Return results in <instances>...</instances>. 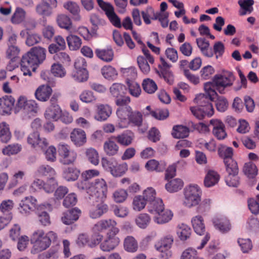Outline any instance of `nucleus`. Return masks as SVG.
I'll return each instance as SVG.
<instances>
[{"label": "nucleus", "instance_id": "4", "mask_svg": "<svg viewBox=\"0 0 259 259\" xmlns=\"http://www.w3.org/2000/svg\"><path fill=\"white\" fill-rule=\"evenodd\" d=\"M30 242L33 245L31 249V253L32 254L42 251L50 246V239L42 230H37L33 233Z\"/></svg>", "mask_w": 259, "mask_h": 259}, {"label": "nucleus", "instance_id": "6", "mask_svg": "<svg viewBox=\"0 0 259 259\" xmlns=\"http://www.w3.org/2000/svg\"><path fill=\"white\" fill-rule=\"evenodd\" d=\"M158 204L152 208H149L148 211L151 213H156L157 215L154 218V221L157 224H162L168 222L171 220L173 214L171 210L165 209L162 200H159Z\"/></svg>", "mask_w": 259, "mask_h": 259}, {"label": "nucleus", "instance_id": "12", "mask_svg": "<svg viewBox=\"0 0 259 259\" xmlns=\"http://www.w3.org/2000/svg\"><path fill=\"white\" fill-rule=\"evenodd\" d=\"M142 52L144 56L137 57V63L142 72L147 74L150 71V64H153L154 63V58L146 47L142 48Z\"/></svg>", "mask_w": 259, "mask_h": 259}, {"label": "nucleus", "instance_id": "7", "mask_svg": "<svg viewBox=\"0 0 259 259\" xmlns=\"http://www.w3.org/2000/svg\"><path fill=\"white\" fill-rule=\"evenodd\" d=\"M101 164L105 169L110 171L111 174L115 177H121L127 169L126 163L119 164L114 159L108 160L105 157L102 158Z\"/></svg>", "mask_w": 259, "mask_h": 259}, {"label": "nucleus", "instance_id": "55", "mask_svg": "<svg viewBox=\"0 0 259 259\" xmlns=\"http://www.w3.org/2000/svg\"><path fill=\"white\" fill-rule=\"evenodd\" d=\"M142 86L143 90L149 94L154 93L157 89L156 83L150 78H147L143 80Z\"/></svg>", "mask_w": 259, "mask_h": 259}, {"label": "nucleus", "instance_id": "32", "mask_svg": "<svg viewBox=\"0 0 259 259\" xmlns=\"http://www.w3.org/2000/svg\"><path fill=\"white\" fill-rule=\"evenodd\" d=\"M61 113L62 110L59 106H49L46 110L45 116L48 120L57 121Z\"/></svg>", "mask_w": 259, "mask_h": 259}, {"label": "nucleus", "instance_id": "45", "mask_svg": "<svg viewBox=\"0 0 259 259\" xmlns=\"http://www.w3.org/2000/svg\"><path fill=\"white\" fill-rule=\"evenodd\" d=\"M165 165L155 160L151 159L148 161L145 165L147 170L150 171H162L165 169Z\"/></svg>", "mask_w": 259, "mask_h": 259}, {"label": "nucleus", "instance_id": "16", "mask_svg": "<svg viewBox=\"0 0 259 259\" xmlns=\"http://www.w3.org/2000/svg\"><path fill=\"white\" fill-rule=\"evenodd\" d=\"M160 60L161 64L158 65L160 70L157 71V72L160 78H163L167 83L171 84L173 82L174 77L169 70L170 66L165 61L163 58L160 57Z\"/></svg>", "mask_w": 259, "mask_h": 259}, {"label": "nucleus", "instance_id": "56", "mask_svg": "<svg viewBox=\"0 0 259 259\" xmlns=\"http://www.w3.org/2000/svg\"><path fill=\"white\" fill-rule=\"evenodd\" d=\"M150 115L156 119L164 120L169 116L167 109L157 108L150 111Z\"/></svg>", "mask_w": 259, "mask_h": 259}, {"label": "nucleus", "instance_id": "33", "mask_svg": "<svg viewBox=\"0 0 259 259\" xmlns=\"http://www.w3.org/2000/svg\"><path fill=\"white\" fill-rule=\"evenodd\" d=\"M191 223L194 231L198 235H202L205 232V227L203 218L197 215L192 219Z\"/></svg>", "mask_w": 259, "mask_h": 259}, {"label": "nucleus", "instance_id": "31", "mask_svg": "<svg viewBox=\"0 0 259 259\" xmlns=\"http://www.w3.org/2000/svg\"><path fill=\"white\" fill-rule=\"evenodd\" d=\"M213 223L215 228L222 233L228 232L231 228L229 221L226 218L215 219L213 220Z\"/></svg>", "mask_w": 259, "mask_h": 259}, {"label": "nucleus", "instance_id": "11", "mask_svg": "<svg viewBox=\"0 0 259 259\" xmlns=\"http://www.w3.org/2000/svg\"><path fill=\"white\" fill-rule=\"evenodd\" d=\"M99 6L104 11L111 23L117 28L121 27L120 19L114 12V9L110 3L103 0H97Z\"/></svg>", "mask_w": 259, "mask_h": 259}, {"label": "nucleus", "instance_id": "47", "mask_svg": "<svg viewBox=\"0 0 259 259\" xmlns=\"http://www.w3.org/2000/svg\"><path fill=\"white\" fill-rule=\"evenodd\" d=\"M150 217L147 213H140L136 219L137 225L142 229H145L150 224Z\"/></svg>", "mask_w": 259, "mask_h": 259}, {"label": "nucleus", "instance_id": "57", "mask_svg": "<svg viewBox=\"0 0 259 259\" xmlns=\"http://www.w3.org/2000/svg\"><path fill=\"white\" fill-rule=\"evenodd\" d=\"M228 175L238 174L239 168L237 162L234 159L224 162Z\"/></svg>", "mask_w": 259, "mask_h": 259}, {"label": "nucleus", "instance_id": "48", "mask_svg": "<svg viewBox=\"0 0 259 259\" xmlns=\"http://www.w3.org/2000/svg\"><path fill=\"white\" fill-rule=\"evenodd\" d=\"M254 4L253 0H239L238 4L243 11L240 12L241 16L245 15L247 13H251L253 11L252 6Z\"/></svg>", "mask_w": 259, "mask_h": 259}, {"label": "nucleus", "instance_id": "25", "mask_svg": "<svg viewBox=\"0 0 259 259\" xmlns=\"http://www.w3.org/2000/svg\"><path fill=\"white\" fill-rule=\"evenodd\" d=\"M115 141V140L113 138V136H111L104 142L103 149L107 155L112 156L117 154L119 148Z\"/></svg>", "mask_w": 259, "mask_h": 259}, {"label": "nucleus", "instance_id": "26", "mask_svg": "<svg viewBox=\"0 0 259 259\" xmlns=\"http://www.w3.org/2000/svg\"><path fill=\"white\" fill-rule=\"evenodd\" d=\"M52 93V88L49 85H42L39 86L35 92V97L39 101H47Z\"/></svg>", "mask_w": 259, "mask_h": 259}, {"label": "nucleus", "instance_id": "23", "mask_svg": "<svg viewBox=\"0 0 259 259\" xmlns=\"http://www.w3.org/2000/svg\"><path fill=\"white\" fill-rule=\"evenodd\" d=\"M71 141L76 146H81L87 142L86 134L85 132L80 128H74L70 133Z\"/></svg>", "mask_w": 259, "mask_h": 259}, {"label": "nucleus", "instance_id": "27", "mask_svg": "<svg viewBox=\"0 0 259 259\" xmlns=\"http://www.w3.org/2000/svg\"><path fill=\"white\" fill-rule=\"evenodd\" d=\"M108 210V205L103 201L96 206H94L90 209L89 215L92 219H97L106 213Z\"/></svg>", "mask_w": 259, "mask_h": 259}, {"label": "nucleus", "instance_id": "42", "mask_svg": "<svg viewBox=\"0 0 259 259\" xmlns=\"http://www.w3.org/2000/svg\"><path fill=\"white\" fill-rule=\"evenodd\" d=\"M177 232L180 239L184 241L190 238L191 229L188 225L181 224L178 226Z\"/></svg>", "mask_w": 259, "mask_h": 259}, {"label": "nucleus", "instance_id": "17", "mask_svg": "<svg viewBox=\"0 0 259 259\" xmlns=\"http://www.w3.org/2000/svg\"><path fill=\"white\" fill-rule=\"evenodd\" d=\"M116 235H107L106 239L100 244V248L102 251L109 252L119 245L120 239Z\"/></svg>", "mask_w": 259, "mask_h": 259}, {"label": "nucleus", "instance_id": "37", "mask_svg": "<svg viewBox=\"0 0 259 259\" xmlns=\"http://www.w3.org/2000/svg\"><path fill=\"white\" fill-rule=\"evenodd\" d=\"M110 92L113 97L116 98L125 95L127 92V89L123 84L114 83L110 88Z\"/></svg>", "mask_w": 259, "mask_h": 259}, {"label": "nucleus", "instance_id": "13", "mask_svg": "<svg viewBox=\"0 0 259 259\" xmlns=\"http://www.w3.org/2000/svg\"><path fill=\"white\" fill-rule=\"evenodd\" d=\"M37 202L36 199L33 196L25 197L20 202L18 207V211L23 215H28L36 209Z\"/></svg>", "mask_w": 259, "mask_h": 259}, {"label": "nucleus", "instance_id": "64", "mask_svg": "<svg viewBox=\"0 0 259 259\" xmlns=\"http://www.w3.org/2000/svg\"><path fill=\"white\" fill-rule=\"evenodd\" d=\"M199 257L197 251L192 248L185 249L182 253L181 259H197Z\"/></svg>", "mask_w": 259, "mask_h": 259}, {"label": "nucleus", "instance_id": "58", "mask_svg": "<svg viewBox=\"0 0 259 259\" xmlns=\"http://www.w3.org/2000/svg\"><path fill=\"white\" fill-rule=\"evenodd\" d=\"M147 202L141 195H138L134 197L133 201V209L136 211H141L144 209Z\"/></svg>", "mask_w": 259, "mask_h": 259}, {"label": "nucleus", "instance_id": "18", "mask_svg": "<svg viewBox=\"0 0 259 259\" xmlns=\"http://www.w3.org/2000/svg\"><path fill=\"white\" fill-rule=\"evenodd\" d=\"M207 110L199 106L191 107L190 110L193 115L198 119L202 120L206 116L210 117L214 114L213 108L209 105L207 106Z\"/></svg>", "mask_w": 259, "mask_h": 259}, {"label": "nucleus", "instance_id": "50", "mask_svg": "<svg viewBox=\"0 0 259 259\" xmlns=\"http://www.w3.org/2000/svg\"><path fill=\"white\" fill-rule=\"evenodd\" d=\"M103 76L109 80L114 79L117 76L116 69L111 66H104L101 69Z\"/></svg>", "mask_w": 259, "mask_h": 259}, {"label": "nucleus", "instance_id": "30", "mask_svg": "<svg viewBox=\"0 0 259 259\" xmlns=\"http://www.w3.org/2000/svg\"><path fill=\"white\" fill-rule=\"evenodd\" d=\"M80 175V171L74 166H70L64 168L62 173L63 178L67 181H76Z\"/></svg>", "mask_w": 259, "mask_h": 259}, {"label": "nucleus", "instance_id": "38", "mask_svg": "<svg viewBox=\"0 0 259 259\" xmlns=\"http://www.w3.org/2000/svg\"><path fill=\"white\" fill-rule=\"evenodd\" d=\"M168 181L165 187L166 190L170 193L177 192L183 187L184 182L180 179L176 178Z\"/></svg>", "mask_w": 259, "mask_h": 259}, {"label": "nucleus", "instance_id": "53", "mask_svg": "<svg viewBox=\"0 0 259 259\" xmlns=\"http://www.w3.org/2000/svg\"><path fill=\"white\" fill-rule=\"evenodd\" d=\"M25 18V12L20 8H17L11 18L13 23L19 24L23 22Z\"/></svg>", "mask_w": 259, "mask_h": 259}, {"label": "nucleus", "instance_id": "60", "mask_svg": "<svg viewBox=\"0 0 259 259\" xmlns=\"http://www.w3.org/2000/svg\"><path fill=\"white\" fill-rule=\"evenodd\" d=\"M243 171L244 174L250 178H254L257 174L256 166L252 163H245Z\"/></svg>", "mask_w": 259, "mask_h": 259}, {"label": "nucleus", "instance_id": "9", "mask_svg": "<svg viewBox=\"0 0 259 259\" xmlns=\"http://www.w3.org/2000/svg\"><path fill=\"white\" fill-rule=\"evenodd\" d=\"M59 161L63 165L73 164L77 158L76 153L65 143H60L58 146Z\"/></svg>", "mask_w": 259, "mask_h": 259}, {"label": "nucleus", "instance_id": "61", "mask_svg": "<svg viewBox=\"0 0 259 259\" xmlns=\"http://www.w3.org/2000/svg\"><path fill=\"white\" fill-rule=\"evenodd\" d=\"M14 203L12 200L8 199L3 200L0 204V210L3 213H6L7 215L12 214L10 211L14 207Z\"/></svg>", "mask_w": 259, "mask_h": 259}, {"label": "nucleus", "instance_id": "63", "mask_svg": "<svg viewBox=\"0 0 259 259\" xmlns=\"http://www.w3.org/2000/svg\"><path fill=\"white\" fill-rule=\"evenodd\" d=\"M72 77L78 82H84L88 79V72L87 69L76 70L72 74Z\"/></svg>", "mask_w": 259, "mask_h": 259}, {"label": "nucleus", "instance_id": "54", "mask_svg": "<svg viewBox=\"0 0 259 259\" xmlns=\"http://www.w3.org/2000/svg\"><path fill=\"white\" fill-rule=\"evenodd\" d=\"M21 150V146L18 144H10L3 149L2 152L5 155L11 156L19 153Z\"/></svg>", "mask_w": 259, "mask_h": 259}, {"label": "nucleus", "instance_id": "62", "mask_svg": "<svg viewBox=\"0 0 259 259\" xmlns=\"http://www.w3.org/2000/svg\"><path fill=\"white\" fill-rule=\"evenodd\" d=\"M126 82L130 94L135 97H139L141 92V89L140 85L134 81Z\"/></svg>", "mask_w": 259, "mask_h": 259}, {"label": "nucleus", "instance_id": "15", "mask_svg": "<svg viewBox=\"0 0 259 259\" xmlns=\"http://www.w3.org/2000/svg\"><path fill=\"white\" fill-rule=\"evenodd\" d=\"M15 102V99L12 95H5L0 98V114H10Z\"/></svg>", "mask_w": 259, "mask_h": 259}, {"label": "nucleus", "instance_id": "10", "mask_svg": "<svg viewBox=\"0 0 259 259\" xmlns=\"http://www.w3.org/2000/svg\"><path fill=\"white\" fill-rule=\"evenodd\" d=\"M116 226L117 222L113 219L102 220L94 225L93 231L101 232L108 231L107 235H117L119 232V229Z\"/></svg>", "mask_w": 259, "mask_h": 259}, {"label": "nucleus", "instance_id": "46", "mask_svg": "<svg viewBox=\"0 0 259 259\" xmlns=\"http://www.w3.org/2000/svg\"><path fill=\"white\" fill-rule=\"evenodd\" d=\"M20 53V49L14 45L9 46L7 50V57L10 60V63H14L18 59V56Z\"/></svg>", "mask_w": 259, "mask_h": 259}, {"label": "nucleus", "instance_id": "35", "mask_svg": "<svg viewBox=\"0 0 259 259\" xmlns=\"http://www.w3.org/2000/svg\"><path fill=\"white\" fill-rule=\"evenodd\" d=\"M189 129L187 126L177 125L173 127L171 135L174 138L183 139L189 136Z\"/></svg>", "mask_w": 259, "mask_h": 259}, {"label": "nucleus", "instance_id": "29", "mask_svg": "<svg viewBox=\"0 0 259 259\" xmlns=\"http://www.w3.org/2000/svg\"><path fill=\"white\" fill-rule=\"evenodd\" d=\"M220 179L219 173L213 170H209L204 180V185L206 187L209 188L217 184Z\"/></svg>", "mask_w": 259, "mask_h": 259}, {"label": "nucleus", "instance_id": "2", "mask_svg": "<svg viewBox=\"0 0 259 259\" xmlns=\"http://www.w3.org/2000/svg\"><path fill=\"white\" fill-rule=\"evenodd\" d=\"M46 50L41 47H34L23 55L20 63L21 70L24 76L32 75L31 71H35L36 67L46 59Z\"/></svg>", "mask_w": 259, "mask_h": 259}, {"label": "nucleus", "instance_id": "43", "mask_svg": "<svg viewBox=\"0 0 259 259\" xmlns=\"http://www.w3.org/2000/svg\"><path fill=\"white\" fill-rule=\"evenodd\" d=\"M64 7L72 14L75 20L78 21L80 19V8L77 3L73 2H68L64 5Z\"/></svg>", "mask_w": 259, "mask_h": 259}, {"label": "nucleus", "instance_id": "24", "mask_svg": "<svg viewBox=\"0 0 259 259\" xmlns=\"http://www.w3.org/2000/svg\"><path fill=\"white\" fill-rule=\"evenodd\" d=\"M112 108L108 104H100L97 106V112L95 116L98 121L106 120L112 114Z\"/></svg>", "mask_w": 259, "mask_h": 259}, {"label": "nucleus", "instance_id": "8", "mask_svg": "<svg viewBox=\"0 0 259 259\" xmlns=\"http://www.w3.org/2000/svg\"><path fill=\"white\" fill-rule=\"evenodd\" d=\"M201 191L197 185H190L185 189L184 204L191 207L197 205L201 200Z\"/></svg>", "mask_w": 259, "mask_h": 259}, {"label": "nucleus", "instance_id": "5", "mask_svg": "<svg viewBox=\"0 0 259 259\" xmlns=\"http://www.w3.org/2000/svg\"><path fill=\"white\" fill-rule=\"evenodd\" d=\"M174 237L170 234H166L160 238L155 244L156 250L160 252V257L163 259H168L172 255L170 248L173 244Z\"/></svg>", "mask_w": 259, "mask_h": 259}, {"label": "nucleus", "instance_id": "19", "mask_svg": "<svg viewBox=\"0 0 259 259\" xmlns=\"http://www.w3.org/2000/svg\"><path fill=\"white\" fill-rule=\"evenodd\" d=\"M81 214V211L77 208H74L64 212L61 221L65 225H70L76 221Z\"/></svg>", "mask_w": 259, "mask_h": 259}, {"label": "nucleus", "instance_id": "44", "mask_svg": "<svg viewBox=\"0 0 259 259\" xmlns=\"http://www.w3.org/2000/svg\"><path fill=\"white\" fill-rule=\"evenodd\" d=\"M11 138L9 126L7 123L3 122L0 123V140L2 142L6 143Z\"/></svg>", "mask_w": 259, "mask_h": 259}, {"label": "nucleus", "instance_id": "51", "mask_svg": "<svg viewBox=\"0 0 259 259\" xmlns=\"http://www.w3.org/2000/svg\"><path fill=\"white\" fill-rule=\"evenodd\" d=\"M143 122V115L139 111H133L129 117V124L131 123L133 125L140 127Z\"/></svg>", "mask_w": 259, "mask_h": 259}, {"label": "nucleus", "instance_id": "49", "mask_svg": "<svg viewBox=\"0 0 259 259\" xmlns=\"http://www.w3.org/2000/svg\"><path fill=\"white\" fill-rule=\"evenodd\" d=\"M85 155L88 160L94 165H97L99 163V156L98 152L94 148L87 149Z\"/></svg>", "mask_w": 259, "mask_h": 259}, {"label": "nucleus", "instance_id": "21", "mask_svg": "<svg viewBox=\"0 0 259 259\" xmlns=\"http://www.w3.org/2000/svg\"><path fill=\"white\" fill-rule=\"evenodd\" d=\"M210 123L213 125L212 133L219 140H223L227 137L224 124L220 120L211 119Z\"/></svg>", "mask_w": 259, "mask_h": 259}, {"label": "nucleus", "instance_id": "39", "mask_svg": "<svg viewBox=\"0 0 259 259\" xmlns=\"http://www.w3.org/2000/svg\"><path fill=\"white\" fill-rule=\"evenodd\" d=\"M123 246L124 249L128 252H135L138 249V243L136 239L132 236H127L124 240Z\"/></svg>", "mask_w": 259, "mask_h": 259}, {"label": "nucleus", "instance_id": "36", "mask_svg": "<svg viewBox=\"0 0 259 259\" xmlns=\"http://www.w3.org/2000/svg\"><path fill=\"white\" fill-rule=\"evenodd\" d=\"M57 22L58 26L61 28L70 31L73 28V25L70 18L65 15H59L57 18Z\"/></svg>", "mask_w": 259, "mask_h": 259}, {"label": "nucleus", "instance_id": "20", "mask_svg": "<svg viewBox=\"0 0 259 259\" xmlns=\"http://www.w3.org/2000/svg\"><path fill=\"white\" fill-rule=\"evenodd\" d=\"M113 138L120 145L128 146L132 144L135 138V135L131 131H124L117 136H112Z\"/></svg>", "mask_w": 259, "mask_h": 259}, {"label": "nucleus", "instance_id": "14", "mask_svg": "<svg viewBox=\"0 0 259 259\" xmlns=\"http://www.w3.org/2000/svg\"><path fill=\"white\" fill-rule=\"evenodd\" d=\"M131 107L118 108L116 110V115L118 117V125L119 127L123 128L129 125V117L132 112Z\"/></svg>", "mask_w": 259, "mask_h": 259}, {"label": "nucleus", "instance_id": "59", "mask_svg": "<svg viewBox=\"0 0 259 259\" xmlns=\"http://www.w3.org/2000/svg\"><path fill=\"white\" fill-rule=\"evenodd\" d=\"M51 72L55 77H63L66 75V70L60 64L54 63L51 67Z\"/></svg>", "mask_w": 259, "mask_h": 259}, {"label": "nucleus", "instance_id": "40", "mask_svg": "<svg viewBox=\"0 0 259 259\" xmlns=\"http://www.w3.org/2000/svg\"><path fill=\"white\" fill-rule=\"evenodd\" d=\"M66 40L69 49L72 51L78 50L82 44L81 38L74 34L69 35L66 38Z\"/></svg>", "mask_w": 259, "mask_h": 259}, {"label": "nucleus", "instance_id": "3", "mask_svg": "<svg viewBox=\"0 0 259 259\" xmlns=\"http://www.w3.org/2000/svg\"><path fill=\"white\" fill-rule=\"evenodd\" d=\"M77 187L80 191H85L90 199L104 201L107 197L108 187L103 179H97L94 181H81L77 183Z\"/></svg>", "mask_w": 259, "mask_h": 259}, {"label": "nucleus", "instance_id": "41", "mask_svg": "<svg viewBox=\"0 0 259 259\" xmlns=\"http://www.w3.org/2000/svg\"><path fill=\"white\" fill-rule=\"evenodd\" d=\"M218 154L224 159V162L233 159V149L231 147L221 145L218 149Z\"/></svg>", "mask_w": 259, "mask_h": 259}, {"label": "nucleus", "instance_id": "34", "mask_svg": "<svg viewBox=\"0 0 259 259\" xmlns=\"http://www.w3.org/2000/svg\"><path fill=\"white\" fill-rule=\"evenodd\" d=\"M56 44H52L49 47V51L51 54H55L60 50H64L66 48V42L64 38L58 35L55 37Z\"/></svg>", "mask_w": 259, "mask_h": 259}, {"label": "nucleus", "instance_id": "28", "mask_svg": "<svg viewBox=\"0 0 259 259\" xmlns=\"http://www.w3.org/2000/svg\"><path fill=\"white\" fill-rule=\"evenodd\" d=\"M95 53L99 59L104 62H110L113 59L114 52L110 47L105 49H97Z\"/></svg>", "mask_w": 259, "mask_h": 259}, {"label": "nucleus", "instance_id": "52", "mask_svg": "<svg viewBox=\"0 0 259 259\" xmlns=\"http://www.w3.org/2000/svg\"><path fill=\"white\" fill-rule=\"evenodd\" d=\"M37 172L39 175L46 176L48 179L54 177L56 175V172L54 169L48 165H42L40 166L37 169Z\"/></svg>", "mask_w": 259, "mask_h": 259}, {"label": "nucleus", "instance_id": "1", "mask_svg": "<svg viewBox=\"0 0 259 259\" xmlns=\"http://www.w3.org/2000/svg\"><path fill=\"white\" fill-rule=\"evenodd\" d=\"M234 76L230 73L228 76L222 75H215L212 82L209 81L204 83V89L206 95L200 94L195 98L198 106L207 110L208 105L212 108L211 101H213L218 96L216 90L220 93L224 94V89L233 84Z\"/></svg>", "mask_w": 259, "mask_h": 259}, {"label": "nucleus", "instance_id": "22", "mask_svg": "<svg viewBox=\"0 0 259 259\" xmlns=\"http://www.w3.org/2000/svg\"><path fill=\"white\" fill-rule=\"evenodd\" d=\"M156 191L152 187H148L143 191L142 197L149 203L148 209L153 208L158 204L159 200H162L159 198H156Z\"/></svg>", "mask_w": 259, "mask_h": 259}]
</instances>
